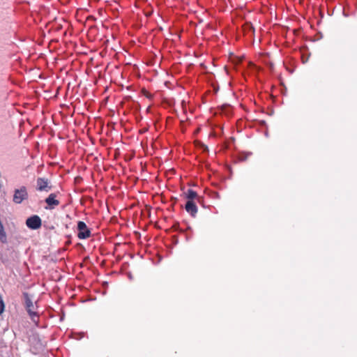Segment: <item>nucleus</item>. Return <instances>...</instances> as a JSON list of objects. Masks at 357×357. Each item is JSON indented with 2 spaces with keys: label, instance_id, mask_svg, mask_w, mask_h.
Listing matches in <instances>:
<instances>
[{
  "label": "nucleus",
  "instance_id": "obj_9",
  "mask_svg": "<svg viewBox=\"0 0 357 357\" xmlns=\"http://www.w3.org/2000/svg\"><path fill=\"white\" fill-rule=\"evenodd\" d=\"M4 307H5V305H4L3 301L2 296L0 295V314H1L3 313V312L4 311Z\"/></svg>",
  "mask_w": 357,
  "mask_h": 357
},
{
  "label": "nucleus",
  "instance_id": "obj_1",
  "mask_svg": "<svg viewBox=\"0 0 357 357\" xmlns=\"http://www.w3.org/2000/svg\"><path fill=\"white\" fill-rule=\"evenodd\" d=\"M24 301V307L33 322H37L38 319V313L36 311L37 307L36 305L33 303L30 295L26 293H23Z\"/></svg>",
  "mask_w": 357,
  "mask_h": 357
},
{
  "label": "nucleus",
  "instance_id": "obj_6",
  "mask_svg": "<svg viewBox=\"0 0 357 357\" xmlns=\"http://www.w3.org/2000/svg\"><path fill=\"white\" fill-rule=\"evenodd\" d=\"M45 202L49 206L50 209L54 208L59 204V201L56 199V195L54 193L50 194L46 199Z\"/></svg>",
  "mask_w": 357,
  "mask_h": 357
},
{
  "label": "nucleus",
  "instance_id": "obj_8",
  "mask_svg": "<svg viewBox=\"0 0 357 357\" xmlns=\"http://www.w3.org/2000/svg\"><path fill=\"white\" fill-rule=\"evenodd\" d=\"M185 194V197L188 200L193 201L194 199L198 197L197 193L192 189H188Z\"/></svg>",
  "mask_w": 357,
  "mask_h": 357
},
{
  "label": "nucleus",
  "instance_id": "obj_2",
  "mask_svg": "<svg viewBox=\"0 0 357 357\" xmlns=\"http://www.w3.org/2000/svg\"><path fill=\"white\" fill-rule=\"evenodd\" d=\"M27 199L28 192L25 186H21L19 189L15 190L13 198V202L19 204Z\"/></svg>",
  "mask_w": 357,
  "mask_h": 357
},
{
  "label": "nucleus",
  "instance_id": "obj_4",
  "mask_svg": "<svg viewBox=\"0 0 357 357\" xmlns=\"http://www.w3.org/2000/svg\"><path fill=\"white\" fill-rule=\"evenodd\" d=\"M26 225L29 229H38L41 227V219L38 215H32L26 219Z\"/></svg>",
  "mask_w": 357,
  "mask_h": 357
},
{
  "label": "nucleus",
  "instance_id": "obj_7",
  "mask_svg": "<svg viewBox=\"0 0 357 357\" xmlns=\"http://www.w3.org/2000/svg\"><path fill=\"white\" fill-rule=\"evenodd\" d=\"M48 181L44 178H38L37 179V190L39 191H48Z\"/></svg>",
  "mask_w": 357,
  "mask_h": 357
},
{
  "label": "nucleus",
  "instance_id": "obj_5",
  "mask_svg": "<svg viewBox=\"0 0 357 357\" xmlns=\"http://www.w3.org/2000/svg\"><path fill=\"white\" fill-rule=\"evenodd\" d=\"M185 208L192 217H195L197 213V207L195 203L192 200H188Z\"/></svg>",
  "mask_w": 357,
  "mask_h": 357
},
{
  "label": "nucleus",
  "instance_id": "obj_3",
  "mask_svg": "<svg viewBox=\"0 0 357 357\" xmlns=\"http://www.w3.org/2000/svg\"><path fill=\"white\" fill-rule=\"evenodd\" d=\"M78 234L77 236L79 239H86L91 236V231L88 229L86 225L82 222L79 221L77 223Z\"/></svg>",
  "mask_w": 357,
  "mask_h": 357
}]
</instances>
